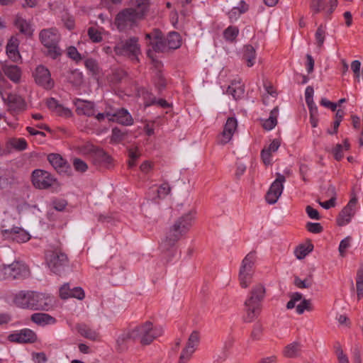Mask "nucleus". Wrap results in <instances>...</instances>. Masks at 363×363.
I'll list each match as a JSON object with an SVG mask.
<instances>
[{
    "label": "nucleus",
    "mask_w": 363,
    "mask_h": 363,
    "mask_svg": "<svg viewBox=\"0 0 363 363\" xmlns=\"http://www.w3.org/2000/svg\"><path fill=\"white\" fill-rule=\"evenodd\" d=\"M194 217L191 212H189L179 217L169 227L165 238L160 244L162 252L170 251L176 243L188 232L193 225Z\"/></svg>",
    "instance_id": "nucleus-1"
},
{
    "label": "nucleus",
    "mask_w": 363,
    "mask_h": 363,
    "mask_svg": "<svg viewBox=\"0 0 363 363\" xmlns=\"http://www.w3.org/2000/svg\"><path fill=\"white\" fill-rule=\"evenodd\" d=\"M265 294L266 289L261 283H257L252 287L244 303L246 311L245 321L252 322L259 315Z\"/></svg>",
    "instance_id": "nucleus-2"
},
{
    "label": "nucleus",
    "mask_w": 363,
    "mask_h": 363,
    "mask_svg": "<svg viewBox=\"0 0 363 363\" xmlns=\"http://www.w3.org/2000/svg\"><path fill=\"white\" fill-rule=\"evenodd\" d=\"M132 340H139L143 345L151 344L153 340L160 337L163 330L160 327H155L150 321H146L131 330Z\"/></svg>",
    "instance_id": "nucleus-3"
},
{
    "label": "nucleus",
    "mask_w": 363,
    "mask_h": 363,
    "mask_svg": "<svg viewBox=\"0 0 363 363\" xmlns=\"http://www.w3.org/2000/svg\"><path fill=\"white\" fill-rule=\"evenodd\" d=\"M60 39V34L55 28L43 29L39 33L40 43L47 48V55L52 59L62 55V50L59 46Z\"/></svg>",
    "instance_id": "nucleus-4"
},
{
    "label": "nucleus",
    "mask_w": 363,
    "mask_h": 363,
    "mask_svg": "<svg viewBox=\"0 0 363 363\" xmlns=\"http://www.w3.org/2000/svg\"><path fill=\"white\" fill-rule=\"evenodd\" d=\"M145 38L149 40L147 43L149 48L147 51V56L152 60V64L155 68L162 67V62L156 59L154 52H164L168 50L165 40L163 38L162 33L155 29L152 33H147Z\"/></svg>",
    "instance_id": "nucleus-5"
},
{
    "label": "nucleus",
    "mask_w": 363,
    "mask_h": 363,
    "mask_svg": "<svg viewBox=\"0 0 363 363\" xmlns=\"http://www.w3.org/2000/svg\"><path fill=\"white\" fill-rule=\"evenodd\" d=\"M116 55L127 56L132 60L138 61V55L141 54L138 38L130 37L128 39H121L113 47Z\"/></svg>",
    "instance_id": "nucleus-6"
},
{
    "label": "nucleus",
    "mask_w": 363,
    "mask_h": 363,
    "mask_svg": "<svg viewBox=\"0 0 363 363\" xmlns=\"http://www.w3.org/2000/svg\"><path fill=\"white\" fill-rule=\"evenodd\" d=\"M45 259L49 269L55 274L61 276L69 267L68 257L60 250L48 251L45 254Z\"/></svg>",
    "instance_id": "nucleus-7"
},
{
    "label": "nucleus",
    "mask_w": 363,
    "mask_h": 363,
    "mask_svg": "<svg viewBox=\"0 0 363 363\" xmlns=\"http://www.w3.org/2000/svg\"><path fill=\"white\" fill-rule=\"evenodd\" d=\"M30 274L28 267L22 262L15 261L11 264L0 266V280L26 279Z\"/></svg>",
    "instance_id": "nucleus-8"
},
{
    "label": "nucleus",
    "mask_w": 363,
    "mask_h": 363,
    "mask_svg": "<svg viewBox=\"0 0 363 363\" xmlns=\"http://www.w3.org/2000/svg\"><path fill=\"white\" fill-rule=\"evenodd\" d=\"M140 18L132 10L127 8L121 11L116 16L115 25L120 31L131 29L137 26Z\"/></svg>",
    "instance_id": "nucleus-9"
},
{
    "label": "nucleus",
    "mask_w": 363,
    "mask_h": 363,
    "mask_svg": "<svg viewBox=\"0 0 363 363\" xmlns=\"http://www.w3.org/2000/svg\"><path fill=\"white\" fill-rule=\"evenodd\" d=\"M28 309L48 311L52 308V298L45 294L32 291Z\"/></svg>",
    "instance_id": "nucleus-10"
},
{
    "label": "nucleus",
    "mask_w": 363,
    "mask_h": 363,
    "mask_svg": "<svg viewBox=\"0 0 363 363\" xmlns=\"http://www.w3.org/2000/svg\"><path fill=\"white\" fill-rule=\"evenodd\" d=\"M285 181L286 178L284 175L277 173V179L271 184L265 195V200L269 204H274L277 202L283 192Z\"/></svg>",
    "instance_id": "nucleus-11"
},
{
    "label": "nucleus",
    "mask_w": 363,
    "mask_h": 363,
    "mask_svg": "<svg viewBox=\"0 0 363 363\" xmlns=\"http://www.w3.org/2000/svg\"><path fill=\"white\" fill-rule=\"evenodd\" d=\"M56 179L47 171L35 169L32 173V182L39 189H46L54 185Z\"/></svg>",
    "instance_id": "nucleus-12"
},
{
    "label": "nucleus",
    "mask_w": 363,
    "mask_h": 363,
    "mask_svg": "<svg viewBox=\"0 0 363 363\" xmlns=\"http://www.w3.org/2000/svg\"><path fill=\"white\" fill-rule=\"evenodd\" d=\"M357 203V199L354 196L348 202V203L340 212L337 218V224L339 226H344L350 223L352 217L356 213V206Z\"/></svg>",
    "instance_id": "nucleus-13"
},
{
    "label": "nucleus",
    "mask_w": 363,
    "mask_h": 363,
    "mask_svg": "<svg viewBox=\"0 0 363 363\" xmlns=\"http://www.w3.org/2000/svg\"><path fill=\"white\" fill-rule=\"evenodd\" d=\"M35 82L46 89L54 86V81L51 79L50 71L44 66H38L34 74Z\"/></svg>",
    "instance_id": "nucleus-14"
},
{
    "label": "nucleus",
    "mask_w": 363,
    "mask_h": 363,
    "mask_svg": "<svg viewBox=\"0 0 363 363\" xmlns=\"http://www.w3.org/2000/svg\"><path fill=\"white\" fill-rule=\"evenodd\" d=\"M8 340L17 343H33L37 340V335L32 330L25 328L18 333L9 335Z\"/></svg>",
    "instance_id": "nucleus-15"
},
{
    "label": "nucleus",
    "mask_w": 363,
    "mask_h": 363,
    "mask_svg": "<svg viewBox=\"0 0 363 363\" xmlns=\"http://www.w3.org/2000/svg\"><path fill=\"white\" fill-rule=\"evenodd\" d=\"M237 120L233 117L228 118L222 133L218 138V143L221 145L228 143L231 140L235 131L237 130Z\"/></svg>",
    "instance_id": "nucleus-16"
},
{
    "label": "nucleus",
    "mask_w": 363,
    "mask_h": 363,
    "mask_svg": "<svg viewBox=\"0 0 363 363\" xmlns=\"http://www.w3.org/2000/svg\"><path fill=\"white\" fill-rule=\"evenodd\" d=\"M199 333L196 330H194L189 335L185 347L182 350L181 354L182 358H186V360H189L191 355L195 352L196 347L199 345Z\"/></svg>",
    "instance_id": "nucleus-17"
},
{
    "label": "nucleus",
    "mask_w": 363,
    "mask_h": 363,
    "mask_svg": "<svg viewBox=\"0 0 363 363\" xmlns=\"http://www.w3.org/2000/svg\"><path fill=\"white\" fill-rule=\"evenodd\" d=\"M91 162L96 167L108 169L112 166L113 158L102 149L94 152Z\"/></svg>",
    "instance_id": "nucleus-18"
},
{
    "label": "nucleus",
    "mask_w": 363,
    "mask_h": 363,
    "mask_svg": "<svg viewBox=\"0 0 363 363\" xmlns=\"http://www.w3.org/2000/svg\"><path fill=\"white\" fill-rule=\"evenodd\" d=\"M48 160L59 173H68L71 171L70 165L59 154H50Z\"/></svg>",
    "instance_id": "nucleus-19"
},
{
    "label": "nucleus",
    "mask_w": 363,
    "mask_h": 363,
    "mask_svg": "<svg viewBox=\"0 0 363 363\" xmlns=\"http://www.w3.org/2000/svg\"><path fill=\"white\" fill-rule=\"evenodd\" d=\"M74 104L78 115H84L89 117L94 115V104L93 102L77 99L74 100Z\"/></svg>",
    "instance_id": "nucleus-20"
},
{
    "label": "nucleus",
    "mask_w": 363,
    "mask_h": 363,
    "mask_svg": "<svg viewBox=\"0 0 363 363\" xmlns=\"http://www.w3.org/2000/svg\"><path fill=\"white\" fill-rule=\"evenodd\" d=\"M256 259V252H250L242 259L239 269V273L254 274V267Z\"/></svg>",
    "instance_id": "nucleus-21"
},
{
    "label": "nucleus",
    "mask_w": 363,
    "mask_h": 363,
    "mask_svg": "<svg viewBox=\"0 0 363 363\" xmlns=\"http://www.w3.org/2000/svg\"><path fill=\"white\" fill-rule=\"evenodd\" d=\"M132 340L131 330L123 331L116 340L115 349L117 352L122 353L128 350V343Z\"/></svg>",
    "instance_id": "nucleus-22"
},
{
    "label": "nucleus",
    "mask_w": 363,
    "mask_h": 363,
    "mask_svg": "<svg viewBox=\"0 0 363 363\" xmlns=\"http://www.w3.org/2000/svg\"><path fill=\"white\" fill-rule=\"evenodd\" d=\"M150 0H130L132 10L143 19L149 11Z\"/></svg>",
    "instance_id": "nucleus-23"
},
{
    "label": "nucleus",
    "mask_w": 363,
    "mask_h": 363,
    "mask_svg": "<svg viewBox=\"0 0 363 363\" xmlns=\"http://www.w3.org/2000/svg\"><path fill=\"white\" fill-rule=\"evenodd\" d=\"M5 233H9L12 240L17 242H26L30 238V235L20 227H13L10 230H5Z\"/></svg>",
    "instance_id": "nucleus-24"
},
{
    "label": "nucleus",
    "mask_w": 363,
    "mask_h": 363,
    "mask_svg": "<svg viewBox=\"0 0 363 363\" xmlns=\"http://www.w3.org/2000/svg\"><path fill=\"white\" fill-rule=\"evenodd\" d=\"M281 141L279 139H274L267 148H264L261 152V157L265 165L271 164L272 152L277 151L280 147Z\"/></svg>",
    "instance_id": "nucleus-25"
},
{
    "label": "nucleus",
    "mask_w": 363,
    "mask_h": 363,
    "mask_svg": "<svg viewBox=\"0 0 363 363\" xmlns=\"http://www.w3.org/2000/svg\"><path fill=\"white\" fill-rule=\"evenodd\" d=\"M30 320L40 326L52 325L56 323V319L52 315L44 313H35L31 315Z\"/></svg>",
    "instance_id": "nucleus-26"
},
{
    "label": "nucleus",
    "mask_w": 363,
    "mask_h": 363,
    "mask_svg": "<svg viewBox=\"0 0 363 363\" xmlns=\"http://www.w3.org/2000/svg\"><path fill=\"white\" fill-rule=\"evenodd\" d=\"M31 291H21L15 295L13 298L14 303L21 308L28 309L30 306V297Z\"/></svg>",
    "instance_id": "nucleus-27"
},
{
    "label": "nucleus",
    "mask_w": 363,
    "mask_h": 363,
    "mask_svg": "<svg viewBox=\"0 0 363 363\" xmlns=\"http://www.w3.org/2000/svg\"><path fill=\"white\" fill-rule=\"evenodd\" d=\"M4 74L11 81L18 83L20 81L21 76V71L20 68L15 65H5L2 67Z\"/></svg>",
    "instance_id": "nucleus-28"
},
{
    "label": "nucleus",
    "mask_w": 363,
    "mask_h": 363,
    "mask_svg": "<svg viewBox=\"0 0 363 363\" xmlns=\"http://www.w3.org/2000/svg\"><path fill=\"white\" fill-rule=\"evenodd\" d=\"M77 332L84 337L91 340H95L99 337V333L84 323H78L76 325Z\"/></svg>",
    "instance_id": "nucleus-29"
},
{
    "label": "nucleus",
    "mask_w": 363,
    "mask_h": 363,
    "mask_svg": "<svg viewBox=\"0 0 363 363\" xmlns=\"http://www.w3.org/2000/svg\"><path fill=\"white\" fill-rule=\"evenodd\" d=\"M256 50L251 45H246L242 50V60L247 62L248 67H252L255 63Z\"/></svg>",
    "instance_id": "nucleus-30"
},
{
    "label": "nucleus",
    "mask_w": 363,
    "mask_h": 363,
    "mask_svg": "<svg viewBox=\"0 0 363 363\" xmlns=\"http://www.w3.org/2000/svg\"><path fill=\"white\" fill-rule=\"evenodd\" d=\"M115 121L123 125H130L133 123V119L131 115L123 108L116 111Z\"/></svg>",
    "instance_id": "nucleus-31"
},
{
    "label": "nucleus",
    "mask_w": 363,
    "mask_h": 363,
    "mask_svg": "<svg viewBox=\"0 0 363 363\" xmlns=\"http://www.w3.org/2000/svg\"><path fill=\"white\" fill-rule=\"evenodd\" d=\"M168 50H175L181 46V37L177 32H171L164 39Z\"/></svg>",
    "instance_id": "nucleus-32"
},
{
    "label": "nucleus",
    "mask_w": 363,
    "mask_h": 363,
    "mask_svg": "<svg viewBox=\"0 0 363 363\" xmlns=\"http://www.w3.org/2000/svg\"><path fill=\"white\" fill-rule=\"evenodd\" d=\"M301 345L298 342H294L286 345L283 351L284 355L288 358H295L298 356Z\"/></svg>",
    "instance_id": "nucleus-33"
},
{
    "label": "nucleus",
    "mask_w": 363,
    "mask_h": 363,
    "mask_svg": "<svg viewBox=\"0 0 363 363\" xmlns=\"http://www.w3.org/2000/svg\"><path fill=\"white\" fill-rule=\"evenodd\" d=\"M6 53L9 57L13 62H17L21 58V55L18 50V44L16 43V40H13L11 39L8 43L6 45Z\"/></svg>",
    "instance_id": "nucleus-34"
},
{
    "label": "nucleus",
    "mask_w": 363,
    "mask_h": 363,
    "mask_svg": "<svg viewBox=\"0 0 363 363\" xmlns=\"http://www.w3.org/2000/svg\"><path fill=\"white\" fill-rule=\"evenodd\" d=\"M15 25L19 31L28 36H31L33 30L30 28V24L21 17H17L15 21Z\"/></svg>",
    "instance_id": "nucleus-35"
},
{
    "label": "nucleus",
    "mask_w": 363,
    "mask_h": 363,
    "mask_svg": "<svg viewBox=\"0 0 363 363\" xmlns=\"http://www.w3.org/2000/svg\"><path fill=\"white\" fill-rule=\"evenodd\" d=\"M278 111V107H275L271 111L269 118L265 120L263 123V128L265 130H270L276 126L277 123Z\"/></svg>",
    "instance_id": "nucleus-36"
},
{
    "label": "nucleus",
    "mask_w": 363,
    "mask_h": 363,
    "mask_svg": "<svg viewBox=\"0 0 363 363\" xmlns=\"http://www.w3.org/2000/svg\"><path fill=\"white\" fill-rule=\"evenodd\" d=\"M350 145L348 143V140L345 139L344 140V145L337 144L335 147L333 149V154L335 159L337 161H340L343 157V151L348 150L350 149Z\"/></svg>",
    "instance_id": "nucleus-37"
},
{
    "label": "nucleus",
    "mask_w": 363,
    "mask_h": 363,
    "mask_svg": "<svg viewBox=\"0 0 363 363\" xmlns=\"http://www.w3.org/2000/svg\"><path fill=\"white\" fill-rule=\"evenodd\" d=\"M227 93L232 95L234 99H240L244 94V88L239 84L232 83L227 89Z\"/></svg>",
    "instance_id": "nucleus-38"
},
{
    "label": "nucleus",
    "mask_w": 363,
    "mask_h": 363,
    "mask_svg": "<svg viewBox=\"0 0 363 363\" xmlns=\"http://www.w3.org/2000/svg\"><path fill=\"white\" fill-rule=\"evenodd\" d=\"M313 249V245L312 244H309L307 246L301 245L296 248L294 254L297 259H303L308 253L312 252Z\"/></svg>",
    "instance_id": "nucleus-39"
},
{
    "label": "nucleus",
    "mask_w": 363,
    "mask_h": 363,
    "mask_svg": "<svg viewBox=\"0 0 363 363\" xmlns=\"http://www.w3.org/2000/svg\"><path fill=\"white\" fill-rule=\"evenodd\" d=\"M356 286L358 299L363 296V266H361L357 272Z\"/></svg>",
    "instance_id": "nucleus-40"
},
{
    "label": "nucleus",
    "mask_w": 363,
    "mask_h": 363,
    "mask_svg": "<svg viewBox=\"0 0 363 363\" xmlns=\"http://www.w3.org/2000/svg\"><path fill=\"white\" fill-rule=\"evenodd\" d=\"M333 347L338 363H350L349 359L344 353L342 345L339 342H335Z\"/></svg>",
    "instance_id": "nucleus-41"
},
{
    "label": "nucleus",
    "mask_w": 363,
    "mask_h": 363,
    "mask_svg": "<svg viewBox=\"0 0 363 363\" xmlns=\"http://www.w3.org/2000/svg\"><path fill=\"white\" fill-rule=\"evenodd\" d=\"M315 44L318 48H321L325 39V27L323 25L318 26L315 33Z\"/></svg>",
    "instance_id": "nucleus-42"
},
{
    "label": "nucleus",
    "mask_w": 363,
    "mask_h": 363,
    "mask_svg": "<svg viewBox=\"0 0 363 363\" xmlns=\"http://www.w3.org/2000/svg\"><path fill=\"white\" fill-rule=\"evenodd\" d=\"M326 0H311L310 9L313 12V15H315L325 9Z\"/></svg>",
    "instance_id": "nucleus-43"
},
{
    "label": "nucleus",
    "mask_w": 363,
    "mask_h": 363,
    "mask_svg": "<svg viewBox=\"0 0 363 363\" xmlns=\"http://www.w3.org/2000/svg\"><path fill=\"white\" fill-rule=\"evenodd\" d=\"M155 69L156 72L154 77V82L156 87L160 91L166 86V79L160 71V67Z\"/></svg>",
    "instance_id": "nucleus-44"
},
{
    "label": "nucleus",
    "mask_w": 363,
    "mask_h": 363,
    "mask_svg": "<svg viewBox=\"0 0 363 363\" xmlns=\"http://www.w3.org/2000/svg\"><path fill=\"white\" fill-rule=\"evenodd\" d=\"M239 33V30L235 26H229L223 32V36L228 41L233 42L235 40Z\"/></svg>",
    "instance_id": "nucleus-45"
},
{
    "label": "nucleus",
    "mask_w": 363,
    "mask_h": 363,
    "mask_svg": "<svg viewBox=\"0 0 363 363\" xmlns=\"http://www.w3.org/2000/svg\"><path fill=\"white\" fill-rule=\"evenodd\" d=\"M253 275L251 274L238 273L240 286L243 289H247L252 282Z\"/></svg>",
    "instance_id": "nucleus-46"
},
{
    "label": "nucleus",
    "mask_w": 363,
    "mask_h": 363,
    "mask_svg": "<svg viewBox=\"0 0 363 363\" xmlns=\"http://www.w3.org/2000/svg\"><path fill=\"white\" fill-rule=\"evenodd\" d=\"M128 152L130 158L128 164L130 168H132L135 165V162L139 158L140 154L138 152V148L136 147L128 148Z\"/></svg>",
    "instance_id": "nucleus-47"
},
{
    "label": "nucleus",
    "mask_w": 363,
    "mask_h": 363,
    "mask_svg": "<svg viewBox=\"0 0 363 363\" xmlns=\"http://www.w3.org/2000/svg\"><path fill=\"white\" fill-rule=\"evenodd\" d=\"M88 35L93 43H99L102 40L101 33L94 27L88 29Z\"/></svg>",
    "instance_id": "nucleus-48"
},
{
    "label": "nucleus",
    "mask_w": 363,
    "mask_h": 363,
    "mask_svg": "<svg viewBox=\"0 0 363 363\" xmlns=\"http://www.w3.org/2000/svg\"><path fill=\"white\" fill-rule=\"evenodd\" d=\"M11 145L18 150H23L27 147V143L23 138H13L10 141Z\"/></svg>",
    "instance_id": "nucleus-49"
},
{
    "label": "nucleus",
    "mask_w": 363,
    "mask_h": 363,
    "mask_svg": "<svg viewBox=\"0 0 363 363\" xmlns=\"http://www.w3.org/2000/svg\"><path fill=\"white\" fill-rule=\"evenodd\" d=\"M84 65L86 69L93 74H97L99 73V65L95 60L91 58L87 59L85 61Z\"/></svg>",
    "instance_id": "nucleus-50"
},
{
    "label": "nucleus",
    "mask_w": 363,
    "mask_h": 363,
    "mask_svg": "<svg viewBox=\"0 0 363 363\" xmlns=\"http://www.w3.org/2000/svg\"><path fill=\"white\" fill-rule=\"evenodd\" d=\"M73 166L76 171L79 172H84L88 169L87 164L79 158H74L73 160Z\"/></svg>",
    "instance_id": "nucleus-51"
},
{
    "label": "nucleus",
    "mask_w": 363,
    "mask_h": 363,
    "mask_svg": "<svg viewBox=\"0 0 363 363\" xmlns=\"http://www.w3.org/2000/svg\"><path fill=\"white\" fill-rule=\"evenodd\" d=\"M81 152L85 155H90L91 160L92 157H94V154L96 150H99V148L94 146L93 144L87 143L81 147Z\"/></svg>",
    "instance_id": "nucleus-52"
},
{
    "label": "nucleus",
    "mask_w": 363,
    "mask_h": 363,
    "mask_svg": "<svg viewBox=\"0 0 363 363\" xmlns=\"http://www.w3.org/2000/svg\"><path fill=\"white\" fill-rule=\"evenodd\" d=\"M171 191V187L167 182H164L162 184L160 187L157 189V196L160 199L164 198L167 196Z\"/></svg>",
    "instance_id": "nucleus-53"
},
{
    "label": "nucleus",
    "mask_w": 363,
    "mask_h": 363,
    "mask_svg": "<svg viewBox=\"0 0 363 363\" xmlns=\"http://www.w3.org/2000/svg\"><path fill=\"white\" fill-rule=\"evenodd\" d=\"M305 310H306V311H311L312 310L311 303V301L310 300L303 299L302 301L301 302V303H299L296 306V312L298 314L303 313Z\"/></svg>",
    "instance_id": "nucleus-54"
},
{
    "label": "nucleus",
    "mask_w": 363,
    "mask_h": 363,
    "mask_svg": "<svg viewBox=\"0 0 363 363\" xmlns=\"http://www.w3.org/2000/svg\"><path fill=\"white\" fill-rule=\"evenodd\" d=\"M351 240V237L347 236L340 242L338 249L340 256L345 257L346 250L350 246Z\"/></svg>",
    "instance_id": "nucleus-55"
},
{
    "label": "nucleus",
    "mask_w": 363,
    "mask_h": 363,
    "mask_svg": "<svg viewBox=\"0 0 363 363\" xmlns=\"http://www.w3.org/2000/svg\"><path fill=\"white\" fill-rule=\"evenodd\" d=\"M125 134L118 128L112 129L111 141L114 143H118L124 138Z\"/></svg>",
    "instance_id": "nucleus-56"
},
{
    "label": "nucleus",
    "mask_w": 363,
    "mask_h": 363,
    "mask_svg": "<svg viewBox=\"0 0 363 363\" xmlns=\"http://www.w3.org/2000/svg\"><path fill=\"white\" fill-rule=\"evenodd\" d=\"M306 228L312 233H320L323 230V226L319 223L308 222L306 223Z\"/></svg>",
    "instance_id": "nucleus-57"
},
{
    "label": "nucleus",
    "mask_w": 363,
    "mask_h": 363,
    "mask_svg": "<svg viewBox=\"0 0 363 363\" xmlns=\"http://www.w3.org/2000/svg\"><path fill=\"white\" fill-rule=\"evenodd\" d=\"M67 55L69 57L76 62H79L82 60L80 53L77 51V48L73 46H70L67 49Z\"/></svg>",
    "instance_id": "nucleus-58"
},
{
    "label": "nucleus",
    "mask_w": 363,
    "mask_h": 363,
    "mask_svg": "<svg viewBox=\"0 0 363 363\" xmlns=\"http://www.w3.org/2000/svg\"><path fill=\"white\" fill-rule=\"evenodd\" d=\"M294 284L299 289H308L311 286V281L307 279L301 280L299 277H295Z\"/></svg>",
    "instance_id": "nucleus-59"
},
{
    "label": "nucleus",
    "mask_w": 363,
    "mask_h": 363,
    "mask_svg": "<svg viewBox=\"0 0 363 363\" xmlns=\"http://www.w3.org/2000/svg\"><path fill=\"white\" fill-rule=\"evenodd\" d=\"M72 289L69 288V284H65L60 289V296L62 299H67L71 297Z\"/></svg>",
    "instance_id": "nucleus-60"
},
{
    "label": "nucleus",
    "mask_w": 363,
    "mask_h": 363,
    "mask_svg": "<svg viewBox=\"0 0 363 363\" xmlns=\"http://www.w3.org/2000/svg\"><path fill=\"white\" fill-rule=\"evenodd\" d=\"M306 211L308 217L311 218V219H315V220L320 219V216L318 211L316 209L313 208L312 206H307L306 207Z\"/></svg>",
    "instance_id": "nucleus-61"
},
{
    "label": "nucleus",
    "mask_w": 363,
    "mask_h": 363,
    "mask_svg": "<svg viewBox=\"0 0 363 363\" xmlns=\"http://www.w3.org/2000/svg\"><path fill=\"white\" fill-rule=\"evenodd\" d=\"M53 207L58 211H62L67 206V201L65 199H57L52 202Z\"/></svg>",
    "instance_id": "nucleus-62"
},
{
    "label": "nucleus",
    "mask_w": 363,
    "mask_h": 363,
    "mask_svg": "<svg viewBox=\"0 0 363 363\" xmlns=\"http://www.w3.org/2000/svg\"><path fill=\"white\" fill-rule=\"evenodd\" d=\"M309 171V167L305 164H300L299 165V174L303 182H308V179L307 178V175Z\"/></svg>",
    "instance_id": "nucleus-63"
},
{
    "label": "nucleus",
    "mask_w": 363,
    "mask_h": 363,
    "mask_svg": "<svg viewBox=\"0 0 363 363\" xmlns=\"http://www.w3.org/2000/svg\"><path fill=\"white\" fill-rule=\"evenodd\" d=\"M84 296V292L81 287H75L72 289L71 297L76 298L79 300H82Z\"/></svg>",
    "instance_id": "nucleus-64"
}]
</instances>
